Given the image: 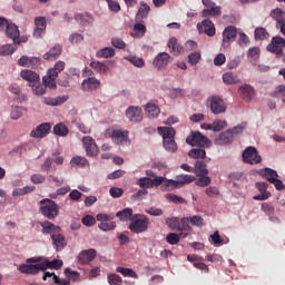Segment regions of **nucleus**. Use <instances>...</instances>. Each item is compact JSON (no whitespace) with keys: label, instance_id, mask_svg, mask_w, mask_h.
I'll use <instances>...</instances> for the list:
<instances>
[{"label":"nucleus","instance_id":"1","mask_svg":"<svg viewBox=\"0 0 285 285\" xmlns=\"http://www.w3.org/2000/svg\"><path fill=\"white\" fill-rule=\"evenodd\" d=\"M148 224H150L148 216H146L144 214H135L130 218V224H129L128 228L131 233L139 235V234L146 233V230H148Z\"/></svg>","mask_w":285,"mask_h":285},{"label":"nucleus","instance_id":"2","mask_svg":"<svg viewBox=\"0 0 285 285\" xmlns=\"http://www.w3.org/2000/svg\"><path fill=\"white\" fill-rule=\"evenodd\" d=\"M39 210L43 217H47V219H55V217L59 215V205L52 199L45 198L40 200Z\"/></svg>","mask_w":285,"mask_h":285},{"label":"nucleus","instance_id":"3","mask_svg":"<svg viewBox=\"0 0 285 285\" xmlns=\"http://www.w3.org/2000/svg\"><path fill=\"white\" fill-rule=\"evenodd\" d=\"M186 144L193 147L197 146L198 148H210L213 142L202 132L191 131L190 135L186 138Z\"/></svg>","mask_w":285,"mask_h":285},{"label":"nucleus","instance_id":"4","mask_svg":"<svg viewBox=\"0 0 285 285\" xmlns=\"http://www.w3.org/2000/svg\"><path fill=\"white\" fill-rule=\"evenodd\" d=\"M105 137L111 138L114 144H117L118 146H124L129 142L128 130L107 129Z\"/></svg>","mask_w":285,"mask_h":285},{"label":"nucleus","instance_id":"5","mask_svg":"<svg viewBox=\"0 0 285 285\" xmlns=\"http://www.w3.org/2000/svg\"><path fill=\"white\" fill-rule=\"evenodd\" d=\"M285 49V39L276 36L272 38L271 43L267 46L268 52L276 55L277 59H279Z\"/></svg>","mask_w":285,"mask_h":285},{"label":"nucleus","instance_id":"6","mask_svg":"<svg viewBox=\"0 0 285 285\" xmlns=\"http://www.w3.org/2000/svg\"><path fill=\"white\" fill-rule=\"evenodd\" d=\"M243 161L253 166L262 161V156L257 153V148L247 147L243 153Z\"/></svg>","mask_w":285,"mask_h":285},{"label":"nucleus","instance_id":"7","mask_svg":"<svg viewBox=\"0 0 285 285\" xmlns=\"http://www.w3.org/2000/svg\"><path fill=\"white\" fill-rule=\"evenodd\" d=\"M83 148L86 150L87 157H97L99 155V147L97 142L90 136H85L82 138Z\"/></svg>","mask_w":285,"mask_h":285},{"label":"nucleus","instance_id":"8","mask_svg":"<svg viewBox=\"0 0 285 285\" xmlns=\"http://www.w3.org/2000/svg\"><path fill=\"white\" fill-rule=\"evenodd\" d=\"M99 88H101V80L95 77H88L81 82L83 92H95V90H99Z\"/></svg>","mask_w":285,"mask_h":285},{"label":"nucleus","instance_id":"9","mask_svg":"<svg viewBox=\"0 0 285 285\" xmlns=\"http://www.w3.org/2000/svg\"><path fill=\"white\" fill-rule=\"evenodd\" d=\"M199 35H207L208 37H215V24L210 19H205L202 22H198L196 26Z\"/></svg>","mask_w":285,"mask_h":285},{"label":"nucleus","instance_id":"10","mask_svg":"<svg viewBox=\"0 0 285 285\" xmlns=\"http://www.w3.org/2000/svg\"><path fill=\"white\" fill-rule=\"evenodd\" d=\"M4 35L8 37V39H12L14 46H19L21 43V40L19 37H21V32L19 31V27L14 23H9V26L4 29Z\"/></svg>","mask_w":285,"mask_h":285},{"label":"nucleus","instance_id":"11","mask_svg":"<svg viewBox=\"0 0 285 285\" xmlns=\"http://www.w3.org/2000/svg\"><path fill=\"white\" fill-rule=\"evenodd\" d=\"M52 239V246L56 250V253H61L66 246H68V243L66 242V236H63V233L58 232L57 234H53L51 236Z\"/></svg>","mask_w":285,"mask_h":285},{"label":"nucleus","instance_id":"12","mask_svg":"<svg viewBox=\"0 0 285 285\" xmlns=\"http://www.w3.org/2000/svg\"><path fill=\"white\" fill-rule=\"evenodd\" d=\"M238 95L244 101H253L255 99V87L245 83L238 88Z\"/></svg>","mask_w":285,"mask_h":285},{"label":"nucleus","instance_id":"13","mask_svg":"<svg viewBox=\"0 0 285 285\" xmlns=\"http://www.w3.org/2000/svg\"><path fill=\"white\" fill-rule=\"evenodd\" d=\"M50 122H43L37 126L32 131H31V137L36 139H43V137H47V135H50Z\"/></svg>","mask_w":285,"mask_h":285},{"label":"nucleus","instance_id":"14","mask_svg":"<svg viewBox=\"0 0 285 285\" xmlns=\"http://www.w3.org/2000/svg\"><path fill=\"white\" fill-rule=\"evenodd\" d=\"M18 271L22 273V275H37L40 271H43L41 263L36 265L32 264H21L18 267Z\"/></svg>","mask_w":285,"mask_h":285},{"label":"nucleus","instance_id":"15","mask_svg":"<svg viewBox=\"0 0 285 285\" xmlns=\"http://www.w3.org/2000/svg\"><path fill=\"white\" fill-rule=\"evenodd\" d=\"M126 117L129 119V121H132L134 124H137L144 119V115L141 114V108L130 106L126 110Z\"/></svg>","mask_w":285,"mask_h":285},{"label":"nucleus","instance_id":"16","mask_svg":"<svg viewBox=\"0 0 285 285\" xmlns=\"http://www.w3.org/2000/svg\"><path fill=\"white\" fill-rule=\"evenodd\" d=\"M168 63H170V55L167 52L158 53L153 61V66H155L157 70H164Z\"/></svg>","mask_w":285,"mask_h":285},{"label":"nucleus","instance_id":"17","mask_svg":"<svg viewBox=\"0 0 285 285\" xmlns=\"http://www.w3.org/2000/svg\"><path fill=\"white\" fill-rule=\"evenodd\" d=\"M95 257H97V249L95 248L85 249L79 253L78 262L79 264H90V262H92Z\"/></svg>","mask_w":285,"mask_h":285},{"label":"nucleus","instance_id":"18","mask_svg":"<svg viewBox=\"0 0 285 285\" xmlns=\"http://www.w3.org/2000/svg\"><path fill=\"white\" fill-rule=\"evenodd\" d=\"M40 226L42 228V235H50V237H52L53 235H57V233H61V227L48 220L41 222Z\"/></svg>","mask_w":285,"mask_h":285},{"label":"nucleus","instance_id":"19","mask_svg":"<svg viewBox=\"0 0 285 285\" xmlns=\"http://www.w3.org/2000/svg\"><path fill=\"white\" fill-rule=\"evenodd\" d=\"M36 29L33 31V37L37 39L41 38L46 32L47 22L45 17H38L35 19Z\"/></svg>","mask_w":285,"mask_h":285},{"label":"nucleus","instance_id":"20","mask_svg":"<svg viewBox=\"0 0 285 285\" xmlns=\"http://www.w3.org/2000/svg\"><path fill=\"white\" fill-rule=\"evenodd\" d=\"M256 186L261 194L253 197L255 202H266V199L271 198V191L266 190L268 188V184L257 183Z\"/></svg>","mask_w":285,"mask_h":285},{"label":"nucleus","instance_id":"21","mask_svg":"<svg viewBox=\"0 0 285 285\" xmlns=\"http://www.w3.org/2000/svg\"><path fill=\"white\" fill-rule=\"evenodd\" d=\"M237 39V28L228 26L223 31V43H230Z\"/></svg>","mask_w":285,"mask_h":285},{"label":"nucleus","instance_id":"22","mask_svg":"<svg viewBox=\"0 0 285 285\" xmlns=\"http://www.w3.org/2000/svg\"><path fill=\"white\" fill-rule=\"evenodd\" d=\"M42 271H48V268H52L53 271H59L61 266H63V261L61 259H53L49 261L48 258H43L41 262Z\"/></svg>","mask_w":285,"mask_h":285},{"label":"nucleus","instance_id":"23","mask_svg":"<svg viewBox=\"0 0 285 285\" xmlns=\"http://www.w3.org/2000/svg\"><path fill=\"white\" fill-rule=\"evenodd\" d=\"M159 135L163 137V141H168L170 139H175V128L173 127H158L157 128Z\"/></svg>","mask_w":285,"mask_h":285},{"label":"nucleus","instance_id":"24","mask_svg":"<svg viewBox=\"0 0 285 285\" xmlns=\"http://www.w3.org/2000/svg\"><path fill=\"white\" fill-rule=\"evenodd\" d=\"M61 55V46L56 45L53 48L49 49V51H47L43 55V59H46V61H55V59H59Z\"/></svg>","mask_w":285,"mask_h":285},{"label":"nucleus","instance_id":"25","mask_svg":"<svg viewBox=\"0 0 285 285\" xmlns=\"http://www.w3.org/2000/svg\"><path fill=\"white\" fill-rule=\"evenodd\" d=\"M20 77L24 79V81H28L29 83H36V81H39V75L32 70L24 69L20 72Z\"/></svg>","mask_w":285,"mask_h":285},{"label":"nucleus","instance_id":"26","mask_svg":"<svg viewBox=\"0 0 285 285\" xmlns=\"http://www.w3.org/2000/svg\"><path fill=\"white\" fill-rule=\"evenodd\" d=\"M68 101V96H58L56 98L45 97L43 104L46 106H61V104H66Z\"/></svg>","mask_w":285,"mask_h":285},{"label":"nucleus","instance_id":"27","mask_svg":"<svg viewBox=\"0 0 285 285\" xmlns=\"http://www.w3.org/2000/svg\"><path fill=\"white\" fill-rule=\"evenodd\" d=\"M196 177L193 175H178L176 176V188H181V186L186 184H193L195 181Z\"/></svg>","mask_w":285,"mask_h":285},{"label":"nucleus","instance_id":"28","mask_svg":"<svg viewBox=\"0 0 285 285\" xmlns=\"http://www.w3.org/2000/svg\"><path fill=\"white\" fill-rule=\"evenodd\" d=\"M259 55H261V50L258 47L249 48L247 52V59L248 61H250L253 66H257L259 61Z\"/></svg>","mask_w":285,"mask_h":285},{"label":"nucleus","instance_id":"29","mask_svg":"<svg viewBox=\"0 0 285 285\" xmlns=\"http://www.w3.org/2000/svg\"><path fill=\"white\" fill-rule=\"evenodd\" d=\"M140 8L136 13V20L141 21V19H148V14L150 13V6L146 2H140Z\"/></svg>","mask_w":285,"mask_h":285},{"label":"nucleus","instance_id":"30","mask_svg":"<svg viewBox=\"0 0 285 285\" xmlns=\"http://www.w3.org/2000/svg\"><path fill=\"white\" fill-rule=\"evenodd\" d=\"M282 14H284V11H282V9H279V8L274 9L271 12L272 19H275V21H276V28H279L281 30H282V27L285 23V20H284V18H282Z\"/></svg>","mask_w":285,"mask_h":285},{"label":"nucleus","instance_id":"31","mask_svg":"<svg viewBox=\"0 0 285 285\" xmlns=\"http://www.w3.org/2000/svg\"><path fill=\"white\" fill-rule=\"evenodd\" d=\"M96 57L98 59H111V57H115V49L112 47H105L97 51Z\"/></svg>","mask_w":285,"mask_h":285},{"label":"nucleus","instance_id":"32","mask_svg":"<svg viewBox=\"0 0 285 285\" xmlns=\"http://www.w3.org/2000/svg\"><path fill=\"white\" fill-rule=\"evenodd\" d=\"M205 149L206 148H204V147L194 148L188 151V157H190V159H206V150Z\"/></svg>","mask_w":285,"mask_h":285},{"label":"nucleus","instance_id":"33","mask_svg":"<svg viewBox=\"0 0 285 285\" xmlns=\"http://www.w3.org/2000/svg\"><path fill=\"white\" fill-rule=\"evenodd\" d=\"M53 164L55 159L46 158L43 164L40 165L41 173H55V170H57V166H55Z\"/></svg>","mask_w":285,"mask_h":285},{"label":"nucleus","instance_id":"34","mask_svg":"<svg viewBox=\"0 0 285 285\" xmlns=\"http://www.w3.org/2000/svg\"><path fill=\"white\" fill-rule=\"evenodd\" d=\"M42 82L45 88H49L50 90H57V77H52L50 73H47L42 78Z\"/></svg>","mask_w":285,"mask_h":285},{"label":"nucleus","instance_id":"35","mask_svg":"<svg viewBox=\"0 0 285 285\" xmlns=\"http://www.w3.org/2000/svg\"><path fill=\"white\" fill-rule=\"evenodd\" d=\"M63 70H66V62L59 60L58 62H56L53 68L47 71V73L50 75L51 77H59V72H63Z\"/></svg>","mask_w":285,"mask_h":285},{"label":"nucleus","instance_id":"36","mask_svg":"<svg viewBox=\"0 0 285 285\" xmlns=\"http://www.w3.org/2000/svg\"><path fill=\"white\" fill-rule=\"evenodd\" d=\"M194 174L196 176L208 175V168H206V163L204 160H197L194 165Z\"/></svg>","mask_w":285,"mask_h":285},{"label":"nucleus","instance_id":"37","mask_svg":"<svg viewBox=\"0 0 285 285\" xmlns=\"http://www.w3.org/2000/svg\"><path fill=\"white\" fill-rule=\"evenodd\" d=\"M261 175L265 179H267V181H269V184H273V181H275V179H277V177H279V175L275 171V169H272V168L262 169Z\"/></svg>","mask_w":285,"mask_h":285},{"label":"nucleus","instance_id":"38","mask_svg":"<svg viewBox=\"0 0 285 285\" xmlns=\"http://www.w3.org/2000/svg\"><path fill=\"white\" fill-rule=\"evenodd\" d=\"M90 68H92V70H96V72H99V75H106V72H108L109 70L106 62H101V61H91Z\"/></svg>","mask_w":285,"mask_h":285},{"label":"nucleus","instance_id":"39","mask_svg":"<svg viewBox=\"0 0 285 285\" xmlns=\"http://www.w3.org/2000/svg\"><path fill=\"white\" fill-rule=\"evenodd\" d=\"M29 86L32 88V92L37 97H43V95H46V85H41L39 80L33 83H29Z\"/></svg>","mask_w":285,"mask_h":285},{"label":"nucleus","instance_id":"40","mask_svg":"<svg viewBox=\"0 0 285 285\" xmlns=\"http://www.w3.org/2000/svg\"><path fill=\"white\" fill-rule=\"evenodd\" d=\"M254 37L256 41H264V39H268L271 37V33H268L264 27H258L254 31Z\"/></svg>","mask_w":285,"mask_h":285},{"label":"nucleus","instance_id":"41","mask_svg":"<svg viewBox=\"0 0 285 285\" xmlns=\"http://www.w3.org/2000/svg\"><path fill=\"white\" fill-rule=\"evenodd\" d=\"M233 137H234L233 131L228 129L227 131L222 132L219 135V137L216 139V144H220V145L230 144V141H233Z\"/></svg>","mask_w":285,"mask_h":285},{"label":"nucleus","instance_id":"42","mask_svg":"<svg viewBox=\"0 0 285 285\" xmlns=\"http://www.w3.org/2000/svg\"><path fill=\"white\" fill-rule=\"evenodd\" d=\"M53 132L58 137H68V132H70V130L68 129V126H66L63 122H60L53 127Z\"/></svg>","mask_w":285,"mask_h":285},{"label":"nucleus","instance_id":"43","mask_svg":"<svg viewBox=\"0 0 285 285\" xmlns=\"http://www.w3.org/2000/svg\"><path fill=\"white\" fill-rule=\"evenodd\" d=\"M226 102L219 96L215 97V115H222L226 112Z\"/></svg>","mask_w":285,"mask_h":285},{"label":"nucleus","instance_id":"44","mask_svg":"<svg viewBox=\"0 0 285 285\" xmlns=\"http://www.w3.org/2000/svg\"><path fill=\"white\" fill-rule=\"evenodd\" d=\"M17 51V45H2L0 46V57H8Z\"/></svg>","mask_w":285,"mask_h":285},{"label":"nucleus","instance_id":"45","mask_svg":"<svg viewBox=\"0 0 285 285\" xmlns=\"http://www.w3.org/2000/svg\"><path fill=\"white\" fill-rule=\"evenodd\" d=\"M116 217H119L120 222H128V219H132L135 215H132V208H125L120 212H117Z\"/></svg>","mask_w":285,"mask_h":285},{"label":"nucleus","instance_id":"46","mask_svg":"<svg viewBox=\"0 0 285 285\" xmlns=\"http://www.w3.org/2000/svg\"><path fill=\"white\" fill-rule=\"evenodd\" d=\"M71 166H78V168H86V166H90L88 159L86 157L76 156L70 161Z\"/></svg>","mask_w":285,"mask_h":285},{"label":"nucleus","instance_id":"47","mask_svg":"<svg viewBox=\"0 0 285 285\" xmlns=\"http://www.w3.org/2000/svg\"><path fill=\"white\" fill-rule=\"evenodd\" d=\"M145 110L148 117H151V119H155V117H159L160 109L157 105L147 104Z\"/></svg>","mask_w":285,"mask_h":285},{"label":"nucleus","instance_id":"48","mask_svg":"<svg viewBox=\"0 0 285 285\" xmlns=\"http://www.w3.org/2000/svg\"><path fill=\"white\" fill-rule=\"evenodd\" d=\"M198 178L195 179L196 186L199 188H206V186H210L213 179L206 175L197 176Z\"/></svg>","mask_w":285,"mask_h":285},{"label":"nucleus","instance_id":"49","mask_svg":"<svg viewBox=\"0 0 285 285\" xmlns=\"http://www.w3.org/2000/svg\"><path fill=\"white\" fill-rule=\"evenodd\" d=\"M146 35V27L144 23H135L134 24V33L132 37L137 39H141Z\"/></svg>","mask_w":285,"mask_h":285},{"label":"nucleus","instance_id":"50","mask_svg":"<svg viewBox=\"0 0 285 285\" xmlns=\"http://www.w3.org/2000/svg\"><path fill=\"white\" fill-rule=\"evenodd\" d=\"M261 210H263V213L265 215H267V217H269V219H273V215H275V206H273V204L263 203L261 206Z\"/></svg>","mask_w":285,"mask_h":285},{"label":"nucleus","instance_id":"51","mask_svg":"<svg viewBox=\"0 0 285 285\" xmlns=\"http://www.w3.org/2000/svg\"><path fill=\"white\" fill-rule=\"evenodd\" d=\"M223 81L227 86H233V83H239V78L233 75V72H226L223 75Z\"/></svg>","mask_w":285,"mask_h":285},{"label":"nucleus","instance_id":"52","mask_svg":"<svg viewBox=\"0 0 285 285\" xmlns=\"http://www.w3.org/2000/svg\"><path fill=\"white\" fill-rule=\"evenodd\" d=\"M163 146L165 148V150H167V153H177L178 147H177V142L174 139L170 140H163Z\"/></svg>","mask_w":285,"mask_h":285},{"label":"nucleus","instance_id":"53","mask_svg":"<svg viewBox=\"0 0 285 285\" xmlns=\"http://www.w3.org/2000/svg\"><path fill=\"white\" fill-rule=\"evenodd\" d=\"M35 61H39V58L37 57H31L29 58L28 56H22L19 60H18V66H21L22 68H26L28 66H30L31 63H35Z\"/></svg>","mask_w":285,"mask_h":285},{"label":"nucleus","instance_id":"54","mask_svg":"<svg viewBox=\"0 0 285 285\" xmlns=\"http://www.w3.org/2000/svg\"><path fill=\"white\" fill-rule=\"evenodd\" d=\"M167 47L174 55H179V52H181V47L178 46L177 38H170L167 42Z\"/></svg>","mask_w":285,"mask_h":285},{"label":"nucleus","instance_id":"55","mask_svg":"<svg viewBox=\"0 0 285 285\" xmlns=\"http://www.w3.org/2000/svg\"><path fill=\"white\" fill-rule=\"evenodd\" d=\"M116 273H120V275H124V277H132L134 279H137L138 277L137 273L131 268L117 267Z\"/></svg>","mask_w":285,"mask_h":285},{"label":"nucleus","instance_id":"56","mask_svg":"<svg viewBox=\"0 0 285 285\" xmlns=\"http://www.w3.org/2000/svg\"><path fill=\"white\" fill-rule=\"evenodd\" d=\"M35 187L26 186L22 188H14L12 191V197H21V195H28V193H32Z\"/></svg>","mask_w":285,"mask_h":285},{"label":"nucleus","instance_id":"57","mask_svg":"<svg viewBox=\"0 0 285 285\" xmlns=\"http://www.w3.org/2000/svg\"><path fill=\"white\" fill-rule=\"evenodd\" d=\"M180 224L179 225V232L180 233H190L193 230V227H190V222L188 220V217H183L180 219Z\"/></svg>","mask_w":285,"mask_h":285},{"label":"nucleus","instance_id":"58","mask_svg":"<svg viewBox=\"0 0 285 285\" xmlns=\"http://www.w3.org/2000/svg\"><path fill=\"white\" fill-rule=\"evenodd\" d=\"M187 219L191 226H196L197 228H202V226H204V218L199 215L189 216Z\"/></svg>","mask_w":285,"mask_h":285},{"label":"nucleus","instance_id":"59","mask_svg":"<svg viewBox=\"0 0 285 285\" xmlns=\"http://www.w3.org/2000/svg\"><path fill=\"white\" fill-rule=\"evenodd\" d=\"M126 61H130L132 63V66H135L136 68H144L145 62L144 59L139 58V57H135V56H127L125 57Z\"/></svg>","mask_w":285,"mask_h":285},{"label":"nucleus","instance_id":"60","mask_svg":"<svg viewBox=\"0 0 285 285\" xmlns=\"http://www.w3.org/2000/svg\"><path fill=\"white\" fill-rule=\"evenodd\" d=\"M170 99H178V97H186V89L171 88L169 92Z\"/></svg>","mask_w":285,"mask_h":285},{"label":"nucleus","instance_id":"61","mask_svg":"<svg viewBox=\"0 0 285 285\" xmlns=\"http://www.w3.org/2000/svg\"><path fill=\"white\" fill-rule=\"evenodd\" d=\"M137 185L139 186V188H142V190H146V188H153V183L150 177L139 178Z\"/></svg>","mask_w":285,"mask_h":285},{"label":"nucleus","instance_id":"62","mask_svg":"<svg viewBox=\"0 0 285 285\" xmlns=\"http://www.w3.org/2000/svg\"><path fill=\"white\" fill-rule=\"evenodd\" d=\"M166 225L170 230H179V218L171 217L166 219Z\"/></svg>","mask_w":285,"mask_h":285},{"label":"nucleus","instance_id":"63","mask_svg":"<svg viewBox=\"0 0 285 285\" xmlns=\"http://www.w3.org/2000/svg\"><path fill=\"white\" fill-rule=\"evenodd\" d=\"M107 279H108V284H110V285H121V284H124V279H121V276H119L117 274L108 275Z\"/></svg>","mask_w":285,"mask_h":285},{"label":"nucleus","instance_id":"64","mask_svg":"<svg viewBox=\"0 0 285 285\" xmlns=\"http://www.w3.org/2000/svg\"><path fill=\"white\" fill-rule=\"evenodd\" d=\"M274 97H278V99L282 98L283 104H285V86L284 85H279L278 87H276L274 91Z\"/></svg>","mask_w":285,"mask_h":285}]
</instances>
